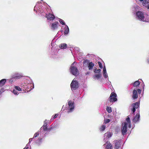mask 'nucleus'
<instances>
[{
  "instance_id": "28",
  "label": "nucleus",
  "mask_w": 149,
  "mask_h": 149,
  "mask_svg": "<svg viewBox=\"0 0 149 149\" xmlns=\"http://www.w3.org/2000/svg\"><path fill=\"white\" fill-rule=\"evenodd\" d=\"M101 71L100 69L97 70L95 69L94 70V72L95 73H100Z\"/></svg>"
},
{
  "instance_id": "15",
  "label": "nucleus",
  "mask_w": 149,
  "mask_h": 149,
  "mask_svg": "<svg viewBox=\"0 0 149 149\" xmlns=\"http://www.w3.org/2000/svg\"><path fill=\"white\" fill-rule=\"evenodd\" d=\"M48 121L46 120L44 122V124L43 126V128L45 131L46 130L47 128V125Z\"/></svg>"
},
{
  "instance_id": "32",
  "label": "nucleus",
  "mask_w": 149,
  "mask_h": 149,
  "mask_svg": "<svg viewBox=\"0 0 149 149\" xmlns=\"http://www.w3.org/2000/svg\"><path fill=\"white\" fill-rule=\"evenodd\" d=\"M13 93L15 94V95H17L18 94V92L17 91H16V90L15 89H14L13 91Z\"/></svg>"
},
{
  "instance_id": "13",
  "label": "nucleus",
  "mask_w": 149,
  "mask_h": 149,
  "mask_svg": "<svg viewBox=\"0 0 149 149\" xmlns=\"http://www.w3.org/2000/svg\"><path fill=\"white\" fill-rule=\"evenodd\" d=\"M140 115L139 113H137L136 116L133 119V121L134 122H136L139 120Z\"/></svg>"
},
{
  "instance_id": "45",
  "label": "nucleus",
  "mask_w": 149,
  "mask_h": 149,
  "mask_svg": "<svg viewBox=\"0 0 149 149\" xmlns=\"http://www.w3.org/2000/svg\"><path fill=\"white\" fill-rule=\"evenodd\" d=\"M1 91H2V92H3V89H1Z\"/></svg>"
},
{
  "instance_id": "21",
  "label": "nucleus",
  "mask_w": 149,
  "mask_h": 149,
  "mask_svg": "<svg viewBox=\"0 0 149 149\" xmlns=\"http://www.w3.org/2000/svg\"><path fill=\"white\" fill-rule=\"evenodd\" d=\"M104 146H106V148L107 149H111L112 148L111 144L110 143H108L106 145L105 144Z\"/></svg>"
},
{
  "instance_id": "33",
  "label": "nucleus",
  "mask_w": 149,
  "mask_h": 149,
  "mask_svg": "<svg viewBox=\"0 0 149 149\" xmlns=\"http://www.w3.org/2000/svg\"><path fill=\"white\" fill-rule=\"evenodd\" d=\"M39 134L38 132L35 133L34 135L33 138L36 137L39 135Z\"/></svg>"
},
{
  "instance_id": "39",
  "label": "nucleus",
  "mask_w": 149,
  "mask_h": 149,
  "mask_svg": "<svg viewBox=\"0 0 149 149\" xmlns=\"http://www.w3.org/2000/svg\"><path fill=\"white\" fill-rule=\"evenodd\" d=\"M84 63H88L89 62L88 60H86L85 61H84Z\"/></svg>"
},
{
  "instance_id": "27",
  "label": "nucleus",
  "mask_w": 149,
  "mask_h": 149,
  "mask_svg": "<svg viewBox=\"0 0 149 149\" xmlns=\"http://www.w3.org/2000/svg\"><path fill=\"white\" fill-rule=\"evenodd\" d=\"M110 120L109 119H104V123L105 124L108 123L110 122Z\"/></svg>"
},
{
  "instance_id": "16",
  "label": "nucleus",
  "mask_w": 149,
  "mask_h": 149,
  "mask_svg": "<svg viewBox=\"0 0 149 149\" xmlns=\"http://www.w3.org/2000/svg\"><path fill=\"white\" fill-rule=\"evenodd\" d=\"M115 146L116 149H118L120 146V142L119 141H116L115 142Z\"/></svg>"
},
{
  "instance_id": "36",
  "label": "nucleus",
  "mask_w": 149,
  "mask_h": 149,
  "mask_svg": "<svg viewBox=\"0 0 149 149\" xmlns=\"http://www.w3.org/2000/svg\"><path fill=\"white\" fill-rule=\"evenodd\" d=\"M32 139H33V138H31L29 139V142L28 144L30 143H31V142L32 141Z\"/></svg>"
},
{
  "instance_id": "49",
  "label": "nucleus",
  "mask_w": 149,
  "mask_h": 149,
  "mask_svg": "<svg viewBox=\"0 0 149 149\" xmlns=\"http://www.w3.org/2000/svg\"><path fill=\"white\" fill-rule=\"evenodd\" d=\"M36 143H38V142H36ZM38 144H39V143H38Z\"/></svg>"
},
{
  "instance_id": "46",
  "label": "nucleus",
  "mask_w": 149,
  "mask_h": 149,
  "mask_svg": "<svg viewBox=\"0 0 149 149\" xmlns=\"http://www.w3.org/2000/svg\"><path fill=\"white\" fill-rule=\"evenodd\" d=\"M64 34H65V31H64Z\"/></svg>"
},
{
  "instance_id": "14",
  "label": "nucleus",
  "mask_w": 149,
  "mask_h": 149,
  "mask_svg": "<svg viewBox=\"0 0 149 149\" xmlns=\"http://www.w3.org/2000/svg\"><path fill=\"white\" fill-rule=\"evenodd\" d=\"M133 98L134 99L137 98L138 96L137 95V92L135 90H134L133 91Z\"/></svg>"
},
{
  "instance_id": "47",
  "label": "nucleus",
  "mask_w": 149,
  "mask_h": 149,
  "mask_svg": "<svg viewBox=\"0 0 149 149\" xmlns=\"http://www.w3.org/2000/svg\"><path fill=\"white\" fill-rule=\"evenodd\" d=\"M139 0L141 1H143V0Z\"/></svg>"
},
{
  "instance_id": "29",
  "label": "nucleus",
  "mask_w": 149,
  "mask_h": 149,
  "mask_svg": "<svg viewBox=\"0 0 149 149\" xmlns=\"http://www.w3.org/2000/svg\"><path fill=\"white\" fill-rule=\"evenodd\" d=\"M59 21L60 23L63 25H65V23L62 19H59Z\"/></svg>"
},
{
  "instance_id": "31",
  "label": "nucleus",
  "mask_w": 149,
  "mask_h": 149,
  "mask_svg": "<svg viewBox=\"0 0 149 149\" xmlns=\"http://www.w3.org/2000/svg\"><path fill=\"white\" fill-rule=\"evenodd\" d=\"M15 90L18 91H21L22 90V89L19 86H16L15 87Z\"/></svg>"
},
{
  "instance_id": "38",
  "label": "nucleus",
  "mask_w": 149,
  "mask_h": 149,
  "mask_svg": "<svg viewBox=\"0 0 149 149\" xmlns=\"http://www.w3.org/2000/svg\"><path fill=\"white\" fill-rule=\"evenodd\" d=\"M138 92L139 93H140L141 92V91L140 89H138L137 90Z\"/></svg>"
},
{
  "instance_id": "37",
  "label": "nucleus",
  "mask_w": 149,
  "mask_h": 149,
  "mask_svg": "<svg viewBox=\"0 0 149 149\" xmlns=\"http://www.w3.org/2000/svg\"><path fill=\"white\" fill-rule=\"evenodd\" d=\"M65 110V107H64V106L63 105L62 107V109L61 111H64Z\"/></svg>"
},
{
  "instance_id": "18",
  "label": "nucleus",
  "mask_w": 149,
  "mask_h": 149,
  "mask_svg": "<svg viewBox=\"0 0 149 149\" xmlns=\"http://www.w3.org/2000/svg\"><path fill=\"white\" fill-rule=\"evenodd\" d=\"M94 65V63L92 62H90L88 64V69L89 70L92 69Z\"/></svg>"
},
{
  "instance_id": "22",
  "label": "nucleus",
  "mask_w": 149,
  "mask_h": 149,
  "mask_svg": "<svg viewBox=\"0 0 149 149\" xmlns=\"http://www.w3.org/2000/svg\"><path fill=\"white\" fill-rule=\"evenodd\" d=\"M60 48L62 49H64L65 48V44L62 43L59 45Z\"/></svg>"
},
{
  "instance_id": "34",
  "label": "nucleus",
  "mask_w": 149,
  "mask_h": 149,
  "mask_svg": "<svg viewBox=\"0 0 149 149\" xmlns=\"http://www.w3.org/2000/svg\"><path fill=\"white\" fill-rule=\"evenodd\" d=\"M98 64H99V67L101 68H103V66H102V64L101 63H100V62H98Z\"/></svg>"
},
{
  "instance_id": "44",
  "label": "nucleus",
  "mask_w": 149,
  "mask_h": 149,
  "mask_svg": "<svg viewBox=\"0 0 149 149\" xmlns=\"http://www.w3.org/2000/svg\"><path fill=\"white\" fill-rule=\"evenodd\" d=\"M148 62L149 63V59H147Z\"/></svg>"
},
{
  "instance_id": "9",
  "label": "nucleus",
  "mask_w": 149,
  "mask_h": 149,
  "mask_svg": "<svg viewBox=\"0 0 149 149\" xmlns=\"http://www.w3.org/2000/svg\"><path fill=\"white\" fill-rule=\"evenodd\" d=\"M133 108L132 109L133 113H134L136 111V109L139 106V103L137 102L133 104Z\"/></svg>"
},
{
  "instance_id": "5",
  "label": "nucleus",
  "mask_w": 149,
  "mask_h": 149,
  "mask_svg": "<svg viewBox=\"0 0 149 149\" xmlns=\"http://www.w3.org/2000/svg\"><path fill=\"white\" fill-rule=\"evenodd\" d=\"M71 87L72 90H74L78 87V82L74 79L72 81L71 84Z\"/></svg>"
},
{
  "instance_id": "1",
  "label": "nucleus",
  "mask_w": 149,
  "mask_h": 149,
  "mask_svg": "<svg viewBox=\"0 0 149 149\" xmlns=\"http://www.w3.org/2000/svg\"><path fill=\"white\" fill-rule=\"evenodd\" d=\"M136 18L140 21L149 22V16L140 11L136 13Z\"/></svg>"
},
{
  "instance_id": "23",
  "label": "nucleus",
  "mask_w": 149,
  "mask_h": 149,
  "mask_svg": "<svg viewBox=\"0 0 149 149\" xmlns=\"http://www.w3.org/2000/svg\"><path fill=\"white\" fill-rule=\"evenodd\" d=\"M140 84V83L138 81H136L133 83V85L134 86H136L139 85Z\"/></svg>"
},
{
  "instance_id": "48",
  "label": "nucleus",
  "mask_w": 149,
  "mask_h": 149,
  "mask_svg": "<svg viewBox=\"0 0 149 149\" xmlns=\"http://www.w3.org/2000/svg\"><path fill=\"white\" fill-rule=\"evenodd\" d=\"M89 74V73L88 72H87V73H86V74Z\"/></svg>"
},
{
  "instance_id": "7",
  "label": "nucleus",
  "mask_w": 149,
  "mask_h": 149,
  "mask_svg": "<svg viewBox=\"0 0 149 149\" xmlns=\"http://www.w3.org/2000/svg\"><path fill=\"white\" fill-rule=\"evenodd\" d=\"M112 135V133L110 132H107L105 133L104 136V140L106 141L107 139L111 137Z\"/></svg>"
},
{
  "instance_id": "24",
  "label": "nucleus",
  "mask_w": 149,
  "mask_h": 149,
  "mask_svg": "<svg viewBox=\"0 0 149 149\" xmlns=\"http://www.w3.org/2000/svg\"><path fill=\"white\" fill-rule=\"evenodd\" d=\"M106 128V126L104 125H102L100 127V131H104Z\"/></svg>"
},
{
  "instance_id": "2",
  "label": "nucleus",
  "mask_w": 149,
  "mask_h": 149,
  "mask_svg": "<svg viewBox=\"0 0 149 149\" xmlns=\"http://www.w3.org/2000/svg\"><path fill=\"white\" fill-rule=\"evenodd\" d=\"M127 127L129 128H130L131 127V121L129 117H128L126 119L125 122L122 123L121 131L123 135L125 134L127 132Z\"/></svg>"
},
{
  "instance_id": "19",
  "label": "nucleus",
  "mask_w": 149,
  "mask_h": 149,
  "mask_svg": "<svg viewBox=\"0 0 149 149\" xmlns=\"http://www.w3.org/2000/svg\"><path fill=\"white\" fill-rule=\"evenodd\" d=\"M142 4L144 6L147 7L149 4V0H145L143 1Z\"/></svg>"
},
{
  "instance_id": "30",
  "label": "nucleus",
  "mask_w": 149,
  "mask_h": 149,
  "mask_svg": "<svg viewBox=\"0 0 149 149\" xmlns=\"http://www.w3.org/2000/svg\"><path fill=\"white\" fill-rule=\"evenodd\" d=\"M69 31V29L68 26L66 25V33L65 34H67L68 33Z\"/></svg>"
},
{
  "instance_id": "12",
  "label": "nucleus",
  "mask_w": 149,
  "mask_h": 149,
  "mask_svg": "<svg viewBox=\"0 0 149 149\" xmlns=\"http://www.w3.org/2000/svg\"><path fill=\"white\" fill-rule=\"evenodd\" d=\"M22 77V75L19 74L18 73H15L14 75H13V76H12L13 78H15L16 79H19Z\"/></svg>"
},
{
  "instance_id": "40",
  "label": "nucleus",
  "mask_w": 149,
  "mask_h": 149,
  "mask_svg": "<svg viewBox=\"0 0 149 149\" xmlns=\"http://www.w3.org/2000/svg\"><path fill=\"white\" fill-rule=\"evenodd\" d=\"M13 82V80L12 79H10L9 80V82L12 83Z\"/></svg>"
},
{
  "instance_id": "50",
  "label": "nucleus",
  "mask_w": 149,
  "mask_h": 149,
  "mask_svg": "<svg viewBox=\"0 0 149 149\" xmlns=\"http://www.w3.org/2000/svg\"><path fill=\"white\" fill-rule=\"evenodd\" d=\"M66 45H67L66 44V45H65V46H66Z\"/></svg>"
},
{
  "instance_id": "6",
  "label": "nucleus",
  "mask_w": 149,
  "mask_h": 149,
  "mask_svg": "<svg viewBox=\"0 0 149 149\" xmlns=\"http://www.w3.org/2000/svg\"><path fill=\"white\" fill-rule=\"evenodd\" d=\"M116 96V94L114 92L112 93L109 98V101L111 102H114L116 101L117 100Z\"/></svg>"
},
{
  "instance_id": "42",
  "label": "nucleus",
  "mask_w": 149,
  "mask_h": 149,
  "mask_svg": "<svg viewBox=\"0 0 149 149\" xmlns=\"http://www.w3.org/2000/svg\"><path fill=\"white\" fill-rule=\"evenodd\" d=\"M28 145H27L23 149H27L28 148Z\"/></svg>"
},
{
  "instance_id": "17",
  "label": "nucleus",
  "mask_w": 149,
  "mask_h": 149,
  "mask_svg": "<svg viewBox=\"0 0 149 149\" xmlns=\"http://www.w3.org/2000/svg\"><path fill=\"white\" fill-rule=\"evenodd\" d=\"M6 80V79H3L0 81V86H3L5 84Z\"/></svg>"
},
{
  "instance_id": "3",
  "label": "nucleus",
  "mask_w": 149,
  "mask_h": 149,
  "mask_svg": "<svg viewBox=\"0 0 149 149\" xmlns=\"http://www.w3.org/2000/svg\"><path fill=\"white\" fill-rule=\"evenodd\" d=\"M68 111L67 112L68 113H70L73 111L74 107V101L70 100L68 102Z\"/></svg>"
},
{
  "instance_id": "35",
  "label": "nucleus",
  "mask_w": 149,
  "mask_h": 149,
  "mask_svg": "<svg viewBox=\"0 0 149 149\" xmlns=\"http://www.w3.org/2000/svg\"><path fill=\"white\" fill-rule=\"evenodd\" d=\"M38 5H36L34 7V11H37V9L38 8Z\"/></svg>"
},
{
  "instance_id": "25",
  "label": "nucleus",
  "mask_w": 149,
  "mask_h": 149,
  "mask_svg": "<svg viewBox=\"0 0 149 149\" xmlns=\"http://www.w3.org/2000/svg\"><path fill=\"white\" fill-rule=\"evenodd\" d=\"M107 110L109 113H111L112 112L111 108L110 107H107Z\"/></svg>"
},
{
  "instance_id": "8",
  "label": "nucleus",
  "mask_w": 149,
  "mask_h": 149,
  "mask_svg": "<svg viewBox=\"0 0 149 149\" xmlns=\"http://www.w3.org/2000/svg\"><path fill=\"white\" fill-rule=\"evenodd\" d=\"M46 17L49 20H53L55 18L54 15L52 14L49 13L46 15Z\"/></svg>"
},
{
  "instance_id": "26",
  "label": "nucleus",
  "mask_w": 149,
  "mask_h": 149,
  "mask_svg": "<svg viewBox=\"0 0 149 149\" xmlns=\"http://www.w3.org/2000/svg\"><path fill=\"white\" fill-rule=\"evenodd\" d=\"M58 114H55V115L54 116H52V118L51 119V120H53L54 119L56 118L57 116H58Z\"/></svg>"
},
{
  "instance_id": "4",
  "label": "nucleus",
  "mask_w": 149,
  "mask_h": 149,
  "mask_svg": "<svg viewBox=\"0 0 149 149\" xmlns=\"http://www.w3.org/2000/svg\"><path fill=\"white\" fill-rule=\"evenodd\" d=\"M74 63L72 64L70 68L71 72L72 74L75 76H77L79 74V71L77 68L74 65Z\"/></svg>"
},
{
  "instance_id": "43",
  "label": "nucleus",
  "mask_w": 149,
  "mask_h": 149,
  "mask_svg": "<svg viewBox=\"0 0 149 149\" xmlns=\"http://www.w3.org/2000/svg\"><path fill=\"white\" fill-rule=\"evenodd\" d=\"M147 8L149 9V5L148 4V6H147Z\"/></svg>"
},
{
  "instance_id": "10",
  "label": "nucleus",
  "mask_w": 149,
  "mask_h": 149,
  "mask_svg": "<svg viewBox=\"0 0 149 149\" xmlns=\"http://www.w3.org/2000/svg\"><path fill=\"white\" fill-rule=\"evenodd\" d=\"M58 22H57L53 23L52 24L51 28L53 30L57 29L58 27Z\"/></svg>"
},
{
  "instance_id": "41",
  "label": "nucleus",
  "mask_w": 149,
  "mask_h": 149,
  "mask_svg": "<svg viewBox=\"0 0 149 149\" xmlns=\"http://www.w3.org/2000/svg\"><path fill=\"white\" fill-rule=\"evenodd\" d=\"M42 139H39L38 141H39L40 143H41L42 141Z\"/></svg>"
},
{
  "instance_id": "11",
  "label": "nucleus",
  "mask_w": 149,
  "mask_h": 149,
  "mask_svg": "<svg viewBox=\"0 0 149 149\" xmlns=\"http://www.w3.org/2000/svg\"><path fill=\"white\" fill-rule=\"evenodd\" d=\"M103 75L105 78H107L108 77V74L107 72L106 68L105 66H104L103 67Z\"/></svg>"
},
{
  "instance_id": "20",
  "label": "nucleus",
  "mask_w": 149,
  "mask_h": 149,
  "mask_svg": "<svg viewBox=\"0 0 149 149\" xmlns=\"http://www.w3.org/2000/svg\"><path fill=\"white\" fill-rule=\"evenodd\" d=\"M101 76V74H96L95 75L93 76V78L94 79H99Z\"/></svg>"
}]
</instances>
